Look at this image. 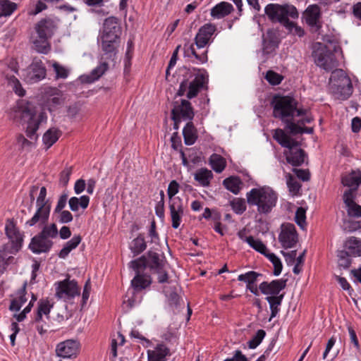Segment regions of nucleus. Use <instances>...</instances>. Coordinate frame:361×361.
<instances>
[{
  "mask_svg": "<svg viewBox=\"0 0 361 361\" xmlns=\"http://www.w3.org/2000/svg\"><path fill=\"white\" fill-rule=\"evenodd\" d=\"M179 73L183 78L176 96L185 94L188 99H181L174 102L171 114L188 122L192 121L195 116L194 109L188 99L196 97L202 90L208 89L209 75L205 69L185 66L179 68Z\"/></svg>",
  "mask_w": 361,
  "mask_h": 361,
  "instance_id": "nucleus-1",
  "label": "nucleus"
},
{
  "mask_svg": "<svg viewBox=\"0 0 361 361\" xmlns=\"http://www.w3.org/2000/svg\"><path fill=\"white\" fill-rule=\"evenodd\" d=\"M57 91L56 89H51L50 97L44 104L26 99L18 102L16 113L20 116L22 125H26L25 134L31 140L38 138L37 131L39 126L47 123V111L51 112L56 106L61 105L62 99L59 95H56Z\"/></svg>",
  "mask_w": 361,
  "mask_h": 361,
  "instance_id": "nucleus-2",
  "label": "nucleus"
},
{
  "mask_svg": "<svg viewBox=\"0 0 361 361\" xmlns=\"http://www.w3.org/2000/svg\"><path fill=\"white\" fill-rule=\"evenodd\" d=\"M264 13L272 23H279L284 27L288 34L299 37L305 35L304 29L290 20H295L299 17V13L295 6L290 4L271 3L265 6Z\"/></svg>",
  "mask_w": 361,
  "mask_h": 361,
  "instance_id": "nucleus-3",
  "label": "nucleus"
},
{
  "mask_svg": "<svg viewBox=\"0 0 361 361\" xmlns=\"http://www.w3.org/2000/svg\"><path fill=\"white\" fill-rule=\"evenodd\" d=\"M166 259L158 252L149 250L145 255L132 260L129 267L133 269L148 268L152 274H157V281L159 283H169V274L165 269Z\"/></svg>",
  "mask_w": 361,
  "mask_h": 361,
  "instance_id": "nucleus-4",
  "label": "nucleus"
},
{
  "mask_svg": "<svg viewBox=\"0 0 361 361\" xmlns=\"http://www.w3.org/2000/svg\"><path fill=\"white\" fill-rule=\"evenodd\" d=\"M247 202L249 205L257 206V212L260 214H269L276 207L278 195L270 187H260L252 188L246 194Z\"/></svg>",
  "mask_w": 361,
  "mask_h": 361,
  "instance_id": "nucleus-5",
  "label": "nucleus"
},
{
  "mask_svg": "<svg viewBox=\"0 0 361 361\" xmlns=\"http://www.w3.org/2000/svg\"><path fill=\"white\" fill-rule=\"evenodd\" d=\"M56 27L55 22L51 18H42L35 24L37 36L33 37L32 43L37 52L44 54L49 52L51 45L49 40L54 35Z\"/></svg>",
  "mask_w": 361,
  "mask_h": 361,
  "instance_id": "nucleus-6",
  "label": "nucleus"
},
{
  "mask_svg": "<svg viewBox=\"0 0 361 361\" xmlns=\"http://www.w3.org/2000/svg\"><path fill=\"white\" fill-rule=\"evenodd\" d=\"M329 91L336 98L347 99L353 93V84L349 76L342 69L331 71L329 78Z\"/></svg>",
  "mask_w": 361,
  "mask_h": 361,
  "instance_id": "nucleus-7",
  "label": "nucleus"
},
{
  "mask_svg": "<svg viewBox=\"0 0 361 361\" xmlns=\"http://www.w3.org/2000/svg\"><path fill=\"white\" fill-rule=\"evenodd\" d=\"M318 45L319 47L312 52L316 65L328 72L336 68L338 66V61L335 56V53L341 51L340 46L334 44L331 49L322 43H318Z\"/></svg>",
  "mask_w": 361,
  "mask_h": 361,
  "instance_id": "nucleus-8",
  "label": "nucleus"
},
{
  "mask_svg": "<svg viewBox=\"0 0 361 361\" xmlns=\"http://www.w3.org/2000/svg\"><path fill=\"white\" fill-rule=\"evenodd\" d=\"M273 116L282 122L289 118H294L298 102L291 96L275 94L271 100Z\"/></svg>",
  "mask_w": 361,
  "mask_h": 361,
  "instance_id": "nucleus-9",
  "label": "nucleus"
},
{
  "mask_svg": "<svg viewBox=\"0 0 361 361\" xmlns=\"http://www.w3.org/2000/svg\"><path fill=\"white\" fill-rule=\"evenodd\" d=\"M5 233L10 243L4 244V250L11 255H16L23 246V235L20 233L14 222L10 219L7 220Z\"/></svg>",
  "mask_w": 361,
  "mask_h": 361,
  "instance_id": "nucleus-10",
  "label": "nucleus"
},
{
  "mask_svg": "<svg viewBox=\"0 0 361 361\" xmlns=\"http://www.w3.org/2000/svg\"><path fill=\"white\" fill-rule=\"evenodd\" d=\"M56 293L58 299L64 301L71 300L80 295V288L75 280H70L69 276L63 281H56L54 283Z\"/></svg>",
  "mask_w": 361,
  "mask_h": 361,
  "instance_id": "nucleus-11",
  "label": "nucleus"
},
{
  "mask_svg": "<svg viewBox=\"0 0 361 361\" xmlns=\"http://www.w3.org/2000/svg\"><path fill=\"white\" fill-rule=\"evenodd\" d=\"M281 43L279 30L269 28L262 36V54L265 59L276 51Z\"/></svg>",
  "mask_w": 361,
  "mask_h": 361,
  "instance_id": "nucleus-12",
  "label": "nucleus"
},
{
  "mask_svg": "<svg viewBox=\"0 0 361 361\" xmlns=\"http://www.w3.org/2000/svg\"><path fill=\"white\" fill-rule=\"evenodd\" d=\"M102 49L100 60L114 61L118 54L121 39L111 38L109 36L100 37Z\"/></svg>",
  "mask_w": 361,
  "mask_h": 361,
  "instance_id": "nucleus-13",
  "label": "nucleus"
},
{
  "mask_svg": "<svg viewBox=\"0 0 361 361\" xmlns=\"http://www.w3.org/2000/svg\"><path fill=\"white\" fill-rule=\"evenodd\" d=\"M24 80L30 84L37 82L46 77V68L41 60L34 59L25 70Z\"/></svg>",
  "mask_w": 361,
  "mask_h": 361,
  "instance_id": "nucleus-14",
  "label": "nucleus"
},
{
  "mask_svg": "<svg viewBox=\"0 0 361 361\" xmlns=\"http://www.w3.org/2000/svg\"><path fill=\"white\" fill-rule=\"evenodd\" d=\"M279 240L284 249L293 247L298 242V233L293 224H283Z\"/></svg>",
  "mask_w": 361,
  "mask_h": 361,
  "instance_id": "nucleus-15",
  "label": "nucleus"
},
{
  "mask_svg": "<svg viewBox=\"0 0 361 361\" xmlns=\"http://www.w3.org/2000/svg\"><path fill=\"white\" fill-rule=\"evenodd\" d=\"M217 28L216 25L208 23L201 26L195 37V44L197 49L204 48L206 45L213 42L212 39Z\"/></svg>",
  "mask_w": 361,
  "mask_h": 361,
  "instance_id": "nucleus-16",
  "label": "nucleus"
},
{
  "mask_svg": "<svg viewBox=\"0 0 361 361\" xmlns=\"http://www.w3.org/2000/svg\"><path fill=\"white\" fill-rule=\"evenodd\" d=\"M80 343L77 340L68 339L60 342L56 347V355L62 358L76 357L79 351Z\"/></svg>",
  "mask_w": 361,
  "mask_h": 361,
  "instance_id": "nucleus-17",
  "label": "nucleus"
},
{
  "mask_svg": "<svg viewBox=\"0 0 361 361\" xmlns=\"http://www.w3.org/2000/svg\"><path fill=\"white\" fill-rule=\"evenodd\" d=\"M305 23L312 28H315V31H319L322 28L320 18H322L321 8L317 4L309 5L303 12Z\"/></svg>",
  "mask_w": 361,
  "mask_h": 361,
  "instance_id": "nucleus-18",
  "label": "nucleus"
},
{
  "mask_svg": "<svg viewBox=\"0 0 361 361\" xmlns=\"http://www.w3.org/2000/svg\"><path fill=\"white\" fill-rule=\"evenodd\" d=\"M54 243L51 239H47L37 233L31 238L28 248L34 254L49 252L53 247Z\"/></svg>",
  "mask_w": 361,
  "mask_h": 361,
  "instance_id": "nucleus-19",
  "label": "nucleus"
},
{
  "mask_svg": "<svg viewBox=\"0 0 361 361\" xmlns=\"http://www.w3.org/2000/svg\"><path fill=\"white\" fill-rule=\"evenodd\" d=\"M287 279H275L271 282L263 281L259 286L260 292L268 296L279 295L286 287Z\"/></svg>",
  "mask_w": 361,
  "mask_h": 361,
  "instance_id": "nucleus-20",
  "label": "nucleus"
},
{
  "mask_svg": "<svg viewBox=\"0 0 361 361\" xmlns=\"http://www.w3.org/2000/svg\"><path fill=\"white\" fill-rule=\"evenodd\" d=\"M195 44L185 43L183 46V56L188 58L192 63H205L208 61L207 49L202 53H197L195 48Z\"/></svg>",
  "mask_w": 361,
  "mask_h": 361,
  "instance_id": "nucleus-21",
  "label": "nucleus"
},
{
  "mask_svg": "<svg viewBox=\"0 0 361 361\" xmlns=\"http://www.w3.org/2000/svg\"><path fill=\"white\" fill-rule=\"evenodd\" d=\"M121 27L120 26L119 20L114 16H111L105 19L103 31L100 37L109 36L111 38L121 39Z\"/></svg>",
  "mask_w": 361,
  "mask_h": 361,
  "instance_id": "nucleus-22",
  "label": "nucleus"
},
{
  "mask_svg": "<svg viewBox=\"0 0 361 361\" xmlns=\"http://www.w3.org/2000/svg\"><path fill=\"white\" fill-rule=\"evenodd\" d=\"M51 207H44L43 205L37 206V210L33 216L26 221L25 224L29 226H34L38 224L39 226L47 224Z\"/></svg>",
  "mask_w": 361,
  "mask_h": 361,
  "instance_id": "nucleus-23",
  "label": "nucleus"
},
{
  "mask_svg": "<svg viewBox=\"0 0 361 361\" xmlns=\"http://www.w3.org/2000/svg\"><path fill=\"white\" fill-rule=\"evenodd\" d=\"M133 270L135 271V275L130 283L133 292H140L151 285L152 277L150 275L141 273L140 269Z\"/></svg>",
  "mask_w": 361,
  "mask_h": 361,
  "instance_id": "nucleus-24",
  "label": "nucleus"
},
{
  "mask_svg": "<svg viewBox=\"0 0 361 361\" xmlns=\"http://www.w3.org/2000/svg\"><path fill=\"white\" fill-rule=\"evenodd\" d=\"M170 215L171 218V226L177 229L181 223L184 214L183 202L169 203Z\"/></svg>",
  "mask_w": 361,
  "mask_h": 361,
  "instance_id": "nucleus-25",
  "label": "nucleus"
},
{
  "mask_svg": "<svg viewBox=\"0 0 361 361\" xmlns=\"http://www.w3.org/2000/svg\"><path fill=\"white\" fill-rule=\"evenodd\" d=\"M284 154L287 163L293 166H300L305 163V158H307L305 151L300 148L296 150L286 152Z\"/></svg>",
  "mask_w": 361,
  "mask_h": 361,
  "instance_id": "nucleus-26",
  "label": "nucleus"
},
{
  "mask_svg": "<svg viewBox=\"0 0 361 361\" xmlns=\"http://www.w3.org/2000/svg\"><path fill=\"white\" fill-rule=\"evenodd\" d=\"M170 355V349L161 343L157 344L154 350L147 351V359L148 361H166V357Z\"/></svg>",
  "mask_w": 361,
  "mask_h": 361,
  "instance_id": "nucleus-27",
  "label": "nucleus"
},
{
  "mask_svg": "<svg viewBox=\"0 0 361 361\" xmlns=\"http://www.w3.org/2000/svg\"><path fill=\"white\" fill-rule=\"evenodd\" d=\"M234 11L233 5L226 1H221L211 9V16L215 19H221Z\"/></svg>",
  "mask_w": 361,
  "mask_h": 361,
  "instance_id": "nucleus-28",
  "label": "nucleus"
},
{
  "mask_svg": "<svg viewBox=\"0 0 361 361\" xmlns=\"http://www.w3.org/2000/svg\"><path fill=\"white\" fill-rule=\"evenodd\" d=\"M341 183L345 187H348L350 189L355 188L357 190L361 184V172L352 171L348 174L343 176Z\"/></svg>",
  "mask_w": 361,
  "mask_h": 361,
  "instance_id": "nucleus-29",
  "label": "nucleus"
},
{
  "mask_svg": "<svg viewBox=\"0 0 361 361\" xmlns=\"http://www.w3.org/2000/svg\"><path fill=\"white\" fill-rule=\"evenodd\" d=\"M183 136L186 145H192L197 140V130L192 121H188L183 129Z\"/></svg>",
  "mask_w": 361,
  "mask_h": 361,
  "instance_id": "nucleus-30",
  "label": "nucleus"
},
{
  "mask_svg": "<svg viewBox=\"0 0 361 361\" xmlns=\"http://www.w3.org/2000/svg\"><path fill=\"white\" fill-rule=\"evenodd\" d=\"M344 247L345 250H343L351 257L361 256V240H359L355 237H350L345 242Z\"/></svg>",
  "mask_w": 361,
  "mask_h": 361,
  "instance_id": "nucleus-31",
  "label": "nucleus"
},
{
  "mask_svg": "<svg viewBox=\"0 0 361 361\" xmlns=\"http://www.w3.org/2000/svg\"><path fill=\"white\" fill-rule=\"evenodd\" d=\"M82 240L80 235H75L70 240L67 241L63 247L60 250L59 257L61 259H66L69 253L75 249Z\"/></svg>",
  "mask_w": 361,
  "mask_h": 361,
  "instance_id": "nucleus-32",
  "label": "nucleus"
},
{
  "mask_svg": "<svg viewBox=\"0 0 361 361\" xmlns=\"http://www.w3.org/2000/svg\"><path fill=\"white\" fill-rule=\"evenodd\" d=\"M213 176L212 171L207 168H201L195 173V180L202 187H208Z\"/></svg>",
  "mask_w": 361,
  "mask_h": 361,
  "instance_id": "nucleus-33",
  "label": "nucleus"
},
{
  "mask_svg": "<svg viewBox=\"0 0 361 361\" xmlns=\"http://www.w3.org/2000/svg\"><path fill=\"white\" fill-rule=\"evenodd\" d=\"M61 135V131L56 128H51L43 135L42 141L47 149L51 147Z\"/></svg>",
  "mask_w": 361,
  "mask_h": 361,
  "instance_id": "nucleus-34",
  "label": "nucleus"
},
{
  "mask_svg": "<svg viewBox=\"0 0 361 361\" xmlns=\"http://www.w3.org/2000/svg\"><path fill=\"white\" fill-rule=\"evenodd\" d=\"M147 248V243L145 240L143 233H140L137 238L131 241L130 250L134 256H137L142 253Z\"/></svg>",
  "mask_w": 361,
  "mask_h": 361,
  "instance_id": "nucleus-35",
  "label": "nucleus"
},
{
  "mask_svg": "<svg viewBox=\"0 0 361 361\" xmlns=\"http://www.w3.org/2000/svg\"><path fill=\"white\" fill-rule=\"evenodd\" d=\"M241 184V180L238 176H230L223 180V185L235 195L239 193Z\"/></svg>",
  "mask_w": 361,
  "mask_h": 361,
  "instance_id": "nucleus-36",
  "label": "nucleus"
},
{
  "mask_svg": "<svg viewBox=\"0 0 361 361\" xmlns=\"http://www.w3.org/2000/svg\"><path fill=\"white\" fill-rule=\"evenodd\" d=\"M209 164L216 173H221L226 166V159L221 155L212 154L209 157Z\"/></svg>",
  "mask_w": 361,
  "mask_h": 361,
  "instance_id": "nucleus-37",
  "label": "nucleus"
},
{
  "mask_svg": "<svg viewBox=\"0 0 361 361\" xmlns=\"http://www.w3.org/2000/svg\"><path fill=\"white\" fill-rule=\"evenodd\" d=\"M109 64L108 61L101 60L100 63L98 66L94 68L89 76H87V82H92L98 80L104 73L108 70Z\"/></svg>",
  "mask_w": 361,
  "mask_h": 361,
  "instance_id": "nucleus-38",
  "label": "nucleus"
},
{
  "mask_svg": "<svg viewBox=\"0 0 361 361\" xmlns=\"http://www.w3.org/2000/svg\"><path fill=\"white\" fill-rule=\"evenodd\" d=\"M180 188L179 183L176 180H173L169 183L167 189L169 203L183 202V200L180 197H175L178 192Z\"/></svg>",
  "mask_w": 361,
  "mask_h": 361,
  "instance_id": "nucleus-39",
  "label": "nucleus"
},
{
  "mask_svg": "<svg viewBox=\"0 0 361 361\" xmlns=\"http://www.w3.org/2000/svg\"><path fill=\"white\" fill-rule=\"evenodd\" d=\"M17 8V4L9 0H0V18L10 16Z\"/></svg>",
  "mask_w": 361,
  "mask_h": 361,
  "instance_id": "nucleus-40",
  "label": "nucleus"
},
{
  "mask_svg": "<svg viewBox=\"0 0 361 361\" xmlns=\"http://www.w3.org/2000/svg\"><path fill=\"white\" fill-rule=\"evenodd\" d=\"M245 241L254 250L261 254H265L267 251V246L259 239H256L253 236L250 235L245 238Z\"/></svg>",
  "mask_w": 361,
  "mask_h": 361,
  "instance_id": "nucleus-41",
  "label": "nucleus"
},
{
  "mask_svg": "<svg viewBox=\"0 0 361 361\" xmlns=\"http://www.w3.org/2000/svg\"><path fill=\"white\" fill-rule=\"evenodd\" d=\"M42 229L39 233L42 236L47 239L56 238L59 235V231L55 224L50 225H42Z\"/></svg>",
  "mask_w": 361,
  "mask_h": 361,
  "instance_id": "nucleus-42",
  "label": "nucleus"
},
{
  "mask_svg": "<svg viewBox=\"0 0 361 361\" xmlns=\"http://www.w3.org/2000/svg\"><path fill=\"white\" fill-rule=\"evenodd\" d=\"M229 204L236 214H242L247 209L245 200L243 198H233Z\"/></svg>",
  "mask_w": 361,
  "mask_h": 361,
  "instance_id": "nucleus-43",
  "label": "nucleus"
},
{
  "mask_svg": "<svg viewBox=\"0 0 361 361\" xmlns=\"http://www.w3.org/2000/svg\"><path fill=\"white\" fill-rule=\"evenodd\" d=\"M273 137L283 147L290 146V137L287 134H286L283 130L281 128H277L276 130H275Z\"/></svg>",
  "mask_w": 361,
  "mask_h": 361,
  "instance_id": "nucleus-44",
  "label": "nucleus"
},
{
  "mask_svg": "<svg viewBox=\"0 0 361 361\" xmlns=\"http://www.w3.org/2000/svg\"><path fill=\"white\" fill-rule=\"evenodd\" d=\"M262 274L254 271H250L243 274H240L238 276V280L243 281L246 284H255L259 276H262Z\"/></svg>",
  "mask_w": 361,
  "mask_h": 361,
  "instance_id": "nucleus-45",
  "label": "nucleus"
},
{
  "mask_svg": "<svg viewBox=\"0 0 361 361\" xmlns=\"http://www.w3.org/2000/svg\"><path fill=\"white\" fill-rule=\"evenodd\" d=\"M266 336V332L263 329H259L252 338L247 342L249 348H256L262 341Z\"/></svg>",
  "mask_w": 361,
  "mask_h": 361,
  "instance_id": "nucleus-46",
  "label": "nucleus"
},
{
  "mask_svg": "<svg viewBox=\"0 0 361 361\" xmlns=\"http://www.w3.org/2000/svg\"><path fill=\"white\" fill-rule=\"evenodd\" d=\"M337 257L338 258V266L343 269H348L351 264V257L344 250L338 251Z\"/></svg>",
  "mask_w": 361,
  "mask_h": 361,
  "instance_id": "nucleus-47",
  "label": "nucleus"
},
{
  "mask_svg": "<svg viewBox=\"0 0 361 361\" xmlns=\"http://www.w3.org/2000/svg\"><path fill=\"white\" fill-rule=\"evenodd\" d=\"M283 123L285 124V128L288 130L290 134L295 135L301 133L302 127L294 123L293 118H289L283 121Z\"/></svg>",
  "mask_w": 361,
  "mask_h": 361,
  "instance_id": "nucleus-48",
  "label": "nucleus"
},
{
  "mask_svg": "<svg viewBox=\"0 0 361 361\" xmlns=\"http://www.w3.org/2000/svg\"><path fill=\"white\" fill-rule=\"evenodd\" d=\"M342 228L345 232H353L361 228V221L344 219Z\"/></svg>",
  "mask_w": 361,
  "mask_h": 361,
  "instance_id": "nucleus-49",
  "label": "nucleus"
},
{
  "mask_svg": "<svg viewBox=\"0 0 361 361\" xmlns=\"http://www.w3.org/2000/svg\"><path fill=\"white\" fill-rule=\"evenodd\" d=\"M265 79L271 85H278L281 82L283 76L274 71H268L266 73Z\"/></svg>",
  "mask_w": 361,
  "mask_h": 361,
  "instance_id": "nucleus-50",
  "label": "nucleus"
},
{
  "mask_svg": "<svg viewBox=\"0 0 361 361\" xmlns=\"http://www.w3.org/2000/svg\"><path fill=\"white\" fill-rule=\"evenodd\" d=\"M52 307L53 304H50L48 300H40L38 302L37 310L42 314H44L47 318H49V314Z\"/></svg>",
  "mask_w": 361,
  "mask_h": 361,
  "instance_id": "nucleus-51",
  "label": "nucleus"
},
{
  "mask_svg": "<svg viewBox=\"0 0 361 361\" xmlns=\"http://www.w3.org/2000/svg\"><path fill=\"white\" fill-rule=\"evenodd\" d=\"M306 209L302 207L297 209L295 214V221L301 228L305 224Z\"/></svg>",
  "mask_w": 361,
  "mask_h": 361,
  "instance_id": "nucleus-52",
  "label": "nucleus"
},
{
  "mask_svg": "<svg viewBox=\"0 0 361 361\" xmlns=\"http://www.w3.org/2000/svg\"><path fill=\"white\" fill-rule=\"evenodd\" d=\"M8 254H10L8 252L4 250V245L2 247V249L0 250V260L2 262V269H6V268L13 262L14 260V257L12 256L7 257Z\"/></svg>",
  "mask_w": 361,
  "mask_h": 361,
  "instance_id": "nucleus-53",
  "label": "nucleus"
},
{
  "mask_svg": "<svg viewBox=\"0 0 361 361\" xmlns=\"http://www.w3.org/2000/svg\"><path fill=\"white\" fill-rule=\"evenodd\" d=\"M284 293H281L279 295L267 296L265 299L269 302L270 307H279L282 303Z\"/></svg>",
  "mask_w": 361,
  "mask_h": 361,
  "instance_id": "nucleus-54",
  "label": "nucleus"
},
{
  "mask_svg": "<svg viewBox=\"0 0 361 361\" xmlns=\"http://www.w3.org/2000/svg\"><path fill=\"white\" fill-rule=\"evenodd\" d=\"M53 68L56 73V78L65 79L68 76V71L59 63H54L53 64Z\"/></svg>",
  "mask_w": 361,
  "mask_h": 361,
  "instance_id": "nucleus-55",
  "label": "nucleus"
},
{
  "mask_svg": "<svg viewBox=\"0 0 361 361\" xmlns=\"http://www.w3.org/2000/svg\"><path fill=\"white\" fill-rule=\"evenodd\" d=\"M73 172V166L66 167L60 173V183L66 186L70 180L71 175Z\"/></svg>",
  "mask_w": 361,
  "mask_h": 361,
  "instance_id": "nucleus-56",
  "label": "nucleus"
},
{
  "mask_svg": "<svg viewBox=\"0 0 361 361\" xmlns=\"http://www.w3.org/2000/svg\"><path fill=\"white\" fill-rule=\"evenodd\" d=\"M348 216L353 217H361V206L354 202L346 206Z\"/></svg>",
  "mask_w": 361,
  "mask_h": 361,
  "instance_id": "nucleus-57",
  "label": "nucleus"
},
{
  "mask_svg": "<svg viewBox=\"0 0 361 361\" xmlns=\"http://www.w3.org/2000/svg\"><path fill=\"white\" fill-rule=\"evenodd\" d=\"M357 190H355V188H349L348 190H345L344 192L343 199V202L345 204L346 206L349 204H352L353 203L355 202L354 201L355 196L354 195L355 192Z\"/></svg>",
  "mask_w": 361,
  "mask_h": 361,
  "instance_id": "nucleus-58",
  "label": "nucleus"
},
{
  "mask_svg": "<svg viewBox=\"0 0 361 361\" xmlns=\"http://www.w3.org/2000/svg\"><path fill=\"white\" fill-rule=\"evenodd\" d=\"M46 196L47 189L44 186H43L40 188V192L36 201V206L41 207V205H43L44 207H51V205L47 204V202L45 200Z\"/></svg>",
  "mask_w": 361,
  "mask_h": 361,
  "instance_id": "nucleus-59",
  "label": "nucleus"
},
{
  "mask_svg": "<svg viewBox=\"0 0 361 361\" xmlns=\"http://www.w3.org/2000/svg\"><path fill=\"white\" fill-rule=\"evenodd\" d=\"M90 290H91V283H90V280L88 279L85 282L84 287H83V291H82V302H81L82 307H83L84 305H86L87 300H88V298L90 297Z\"/></svg>",
  "mask_w": 361,
  "mask_h": 361,
  "instance_id": "nucleus-60",
  "label": "nucleus"
},
{
  "mask_svg": "<svg viewBox=\"0 0 361 361\" xmlns=\"http://www.w3.org/2000/svg\"><path fill=\"white\" fill-rule=\"evenodd\" d=\"M68 199V194L66 192H63L57 202V204L54 209V213H59L61 212L63 208L66 205V202Z\"/></svg>",
  "mask_w": 361,
  "mask_h": 361,
  "instance_id": "nucleus-61",
  "label": "nucleus"
},
{
  "mask_svg": "<svg viewBox=\"0 0 361 361\" xmlns=\"http://www.w3.org/2000/svg\"><path fill=\"white\" fill-rule=\"evenodd\" d=\"M59 221L61 224H68L73 221V214L68 210H62L59 213Z\"/></svg>",
  "mask_w": 361,
  "mask_h": 361,
  "instance_id": "nucleus-62",
  "label": "nucleus"
},
{
  "mask_svg": "<svg viewBox=\"0 0 361 361\" xmlns=\"http://www.w3.org/2000/svg\"><path fill=\"white\" fill-rule=\"evenodd\" d=\"M293 171L302 181H307L310 178V173L307 169H294Z\"/></svg>",
  "mask_w": 361,
  "mask_h": 361,
  "instance_id": "nucleus-63",
  "label": "nucleus"
},
{
  "mask_svg": "<svg viewBox=\"0 0 361 361\" xmlns=\"http://www.w3.org/2000/svg\"><path fill=\"white\" fill-rule=\"evenodd\" d=\"M290 192L295 194L298 193L301 188V185L299 182L290 177L287 182Z\"/></svg>",
  "mask_w": 361,
  "mask_h": 361,
  "instance_id": "nucleus-64",
  "label": "nucleus"
}]
</instances>
